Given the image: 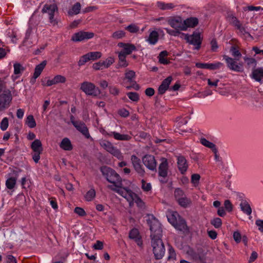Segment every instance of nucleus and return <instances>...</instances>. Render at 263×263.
<instances>
[{
	"label": "nucleus",
	"mask_w": 263,
	"mask_h": 263,
	"mask_svg": "<svg viewBox=\"0 0 263 263\" xmlns=\"http://www.w3.org/2000/svg\"><path fill=\"white\" fill-rule=\"evenodd\" d=\"M150 230L151 246L154 256L156 259H160L164 256L165 252L164 245L161 239L162 230L160 223L156 220L152 221Z\"/></svg>",
	"instance_id": "nucleus-1"
},
{
	"label": "nucleus",
	"mask_w": 263,
	"mask_h": 263,
	"mask_svg": "<svg viewBox=\"0 0 263 263\" xmlns=\"http://www.w3.org/2000/svg\"><path fill=\"white\" fill-rule=\"evenodd\" d=\"M102 175L110 183H112L115 187L122 185V180L120 175L111 168L103 166L100 168Z\"/></svg>",
	"instance_id": "nucleus-2"
},
{
	"label": "nucleus",
	"mask_w": 263,
	"mask_h": 263,
	"mask_svg": "<svg viewBox=\"0 0 263 263\" xmlns=\"http://www.w3.org/2000/svg\"><path fill=\"white\" fill-rule=\"evenodd\" d=\"M108 187L125 198L129 202L130 206L133 205V199L136 197V194L131 190L123 187L122 185L121 187H115L111 185H109Z\"/></svg>",
	"instance_id": "nucleus-3"
},
{
	"label": "nucleus",
	"mask_w": 263,
	"mask_h": 263,
	"mask_svg": "<svg viewBox=\"0 0 263 263\" xmlns=\"http://www.w3.org/2000/svg\"><path fill=\"white\" fill-rule=\"evenodd\" d=\"M13 99L11 90L0 93V112L8 108Z\"/></svg>",
	"instance_id": "nucleus-4"
},
{
	"label": "nucleus",
	"mask_w": 263,
	"mask_h": 263,
	"mask_svg": "<svg viewBox=\"0 0 263 263\" xmlns=\"http://www.w3.org/2000/svg\"><path fill=\"white\" fill-rule=\"evenodd\" d=\"M223 59L226 61L227 67L231 70L241 72L243 71V66L242 63H237L236 59H233L228 55H224L223 56Z\"/></svg>",
	"instance_id": "nucleus-5"
},
{
	"label": "nucleus",
	"mask_w": 263,
	"mask_h": 263,
	"mask_svg": "<svg viewBox=\"0 0 263 263\" xmlns=\"http://www.w3.org/2000/svg\"><path fill=\"white\" fill-rule=\"evenodd\" d=\"M136 73L135 71L131 70L126 69L125 73V80H127V83L130 85L126 86L127 89L133 88L136 90L140 89V86L135 81Z\"/></svg>",
	"instance_id": "nucleus-6"
},
{
	"label": "nucleus",
	"mask_w": 263,
	"mask_h": 263,
	"mask_svg": "<svg viewBox=\"0 0 263 263\" xmlns=\"http://www.w3.org/2000/svg\"><path fill=\"white\" fill-rule=\"evenodd\" d=\"M181 34L184 36L185 40H186L188 43L196 46V49L198 50L200 48L201 39L199 33L194 32L191 35L184 33H182Z\"/></svg>",
	"instance_id": "nucleus-7"
},
{
	"label": "nucleus",
	"mask_w": 263,
	"mask_h": 263,
	"mask_svg": "<svg viewBox=\"0 0 263 263\" xmlns=\"http://www.w3.org/2000/svg\"><path fill=\"white\" fill-rule=\"evenodd\" d=\"M31 148L34 154L32 155V158L35 163H37L40 159V154L43 151L42 144L39 139L35 140L31 145Z\"/></svg>",
	"instance_id": "nucleus-8"
},
{
	"label": "nucleus",
	"mask_w": 263,
	"mask_h": 263,
	"mask_svg": "<svg viewBox=\"0 0 263 263\" xmlns=\"http://www.w3.org/2000/svg\"><path fill=\"white\" fill-rule=\"evenodd\" d=\"M57 10V7L54 4H46L42 9L43 13H47L49 14L50 22L53 25L58 24L57 21L54 18V12Z\"/></svg>",
	"instance_id": "nucleus-9"
},
{
	"label": "nucleus",
	"mask_w": 263,
	"mask_h": 263,
	"mask_svg": "<svg viewBox=\"0 0 263 263\" xmlns=\"http://www.w3.org/2000/svg\"><path fill=\"white\" fill-rule=\"evenodd\" d=\"M9 74L5 71H0V93L5 91L10 90L7 88V84L9 83Z\"/></svg>",
	"instance_id": "nucleus-10"
},
{
	"label": "nucleus",
	"mask_w": 263,
	"mask_h": 263,
	"mask_svg": "<svg viewBox=\"0 0 263 263\" xmlns=\"http://www.w3.org/2000/svg\"><path fill=\"white\" fill-rule=\"evenodd\" d=\"M142 160L144 165L149 170H156L157 162L153 155H146L143 157Z\"/></svg>",
	"instance_id": "nucleus-11"
},
{
	"label": "nucleus",
	"mask_w": 263,
	"mask_h": 263,
	"mask_svg": "<svg viewBox=\"0 0 263 263\" xmlns=\"http://www.w3.org/2000/svg\"><path fill=\"white\" fill-rule=\"evenodd\" d=\"M114 62V58L109 57L105 61H100L93 63L92 67L95 70H103L104 68H108Z\"/></svg>",
	"instance_id": "nucleus-12"
},
{
	"label": "nucleus",
	"mask_w": 263,
	"mask_h": 263,
	"mask_svg": "<svg viewBox=\"0 0 263 263\" xmlns=\"http://www.w3.org/2000/svg\"><path fill=\"white\" fill-rule=\"evenodd\" d=\"M167 22L172 28L176 30H186V26L183 24L182 19L180 17L171 18Z\"/></svg>",
	"instance_id": "nucleus-13"
},
{
	"label": "nucleus",
	"mask_w": 263,
	"mask_h": 263,
	"mask_svg": "<svg viewBox=\"0 0 263 263\" xmlns=\"http://www.w3.org/2000/svg\"><path fill=\"white\" fill-rule=\"evenodd\" d=\"M83 91L88 95L97 96L100 94V91L98 88H96L94 84L90 82H83Z\"/></svg>",
	"instance_id": "nucleus-14"
},
{
	"label": "nucleus",
	"mask_w": 263,
	"mask_h": 263,
	"mask_svg": "<svg viewBox=\"0 0 263 263\" xmlns=\"http://www.w3.org/2000/svg\"><path fill=\"white\" fill-rule=\"evenodd\" d=\"M131 161L136 172L140 176H143L145 174V171L141 164L140 159L136 156L132 155L131 156Z\"/></svg>",
	"instance_id": "nucleus-15"
},
{
	"label": "nucleus",
	"mask_w": 263,
	"mask_h": 263,
	"mask_svg": "<svg viewBox=\"0 0 263 263\" xmlns=\"http://www.w3.org/2000/svg\"><path fill=\"white\" fill-rule=\"evenodd\" d=\"M223 64L221 62H217L215 63H197L196 66L199 68L208 69L210 70H216L219 69Z\"/></svg>",
	"instance_id": "nucleus-16"
},
{
	"label": "nucleus",
	"mask_w": 263,
	"mask_h": 263,
	"mask_svg": "<svg viewBox=\"0 0 263 263\" xmlns=\"http://www.w3.org/2000/svg\"><path fill=\"white\" fill-rule=\"evenodd\" d=\"M161 163L158 168V173L160 176L166 177L167 175L168 163L167 160L165 158H161Z\"/></svg>",
	"instance_id": "nucleus-17"
},
{
	"label": "nucleus",
	"mask_w": 263,
	"mask_h": 263,
	"mask_svg": "<svg viewBox=\"0 0 263 263\" xmlns=\"http://www.w3.org/2000/svg\"><path fill=\"white\" fill-rule=\"evenodd\" d=\"M13 67L14 73L11 76V79L14 82L21 76L25 69L22 65L18 63H14Z\"/></svg>",
	"instance_id": "nucleus-18"
},
{
	"label": "nucleus",
	"mask_w": 263,
	"mask_h": 263,
	"mask_svg": "<svg viewBox=\"0 0 263 263\" xmlns=\"http://www.w3.org/2000/svg\"><path fill=\"white\" fill-rule=\"evenodd\" d=\"M102 56L101 52L99 51L89 52L83 55V64L91 61H95L100 59Z\"/></svg>",
	"instance_id": "nucleus-19"
},
{
	"label": "nucleus",
	"mask_w": 263,
	"mask_h": 263,
	"mask_svg": "<svg viewBox=\"0 0 263 263\" xmlns=\"http://www.w3.org/2000/svg\"><path fill=\"white\" fill-rule=\"evenodd\" d=\"M173 80L172 76H169L165 79L161 83V85L158 88V93L159 95L164 94L165 91L168 89L169 85Z\"/></svg>",
	"instance_id": "nucleus-20"
},
{
	"label": "nucleus",
	"mask_w": 263,
	"mask_h": 263,
	"mask_svg": "<svg viewBox=\"0 0 263 263\" xmlns=\"http://www.w3.org/2000/svg\"><path fill=\"white\" fill-rule=\"evenodd\" d=\"M129 237L131 239H134L137 245L141 246L142 245L141 237L138 229H133L129 233Z\"/></svg>",
	"instance_id": "nucleus-21"
},
{
	"label": "nucleus",
	"mask_w": 263,
	"mask_h": 263,
	"mask_svg": "<svg viewBox=\"0 0 263 263\" xmlns=\"http://www.w3.org/2000/svg\"><path fill=\"white\" fill-rule=\"evenodd\" d=\"M251 77L257 82L263 81V68H258L253 70Z\"/></svg>",
	"instance_id": "nucleus-22"
},
{
	"label": "nucleus",
	"mask_w": 263,
	"mask_h": 263,
	"mask_svg": "<svg viewBox=\"0 0 263 263\" xmlns=\"http://www.w3.org/2000/svg\"><path fill=\"white\" fill-rule=\"evenodd\" d=\"M174 227L177 230L180 231L185 232L189 231L185 221L180 216H178V220Z\"/></svg>",
	"instance_id": "nucleus-23"
},
{
	"label": "nucleus",
	"mask_w": 263,
	"mask_h": 263,
	"mask_svg": "<svg viewBox=\"0 0 263 263\" xmlns=\"http://www.w3.org/2000/svg\"><path fill=\"white\" fill-rule=\"evenodd\" d=\"M118 46L123 48V50L121 52H123L125 55L130 54L133 51L136 50V47L132 44L120 43L118 44Z\"/></svg>",
	"instance_id": "nucleus-24"
},
{
	"label": "nucleus",
	"mask_w": 263,
	"mask_h": 263,
	"mask_svg": "<svg viewBox=\"0 0 263 263\" xmlns=\"http://www.w3.org/2000/svg\"><path fill=\"white\" fill-rule=\"evenodd\" d=\"M178 169L182 174L185 173L187 168V164L186 163V160L185 158L183 156H179L178 157Z\"/></svg>",
	"instance_id": "nucleus-25"
},
{
	"label": "nucleus",
	"mask_w": 263,
	"mask_h": 263,
	"mask_svg": "<svg viewBox=\"0 0 263 263\" xmlns=\"http://www.w3.org/2000/svg\"><path fill=\"white\" fill-rule=\"evenodd\" d=\"M60 147L64 151H70L72 149V145L68 138H64L60 144Z\"/></svg>",
	"instance_id": "nucleus-26"
},
{
	"label": "nucleus",
	"mask_w": 263,
	"mask_h": 263,
	"mask_svg": "<svg viewBox=\"0 0 263 263\" xmlns=\"http://www.w3.org/2000/svg\"><path fill=\"white\" fill-rule=\"evenodd\" d=\"M47 62L46 61H43L40 64L36 66L34 69V72L33 73V78L34 79H36L40 76Z\"/></svg>",
	"instance_id": "nucleus-27"
},
{
	"label": "nucleus",
	"mask_w": 263,
	"mask_h": 263,
	"mask_svg": "<svg viewBox=\"0 0 263 263\" xmlns=\"http://www.w3.org/2000/svg\"><path fill=\"white\" fill-rule=\"evenodd\" d=\"M226 19L230 24L233 25L235 27H236L237 25L240 23L235 15L232 12H228L227 13Z\"/></svg>",
	"instance_id": "nucleus-28"
},
{
	"label": "nucleus",
	"mask_w": 263,
	"mask_h": 263,
	"mask_svg": "<svg viewBox=\"0 0 263 263\" xmlns=\"http://www.w3.org/2000/svg\"><path fill=\"white\" fill-rule=\"evenodd\" d=\"M198 24V20L196 17H190L183 22V24L186 26V29L188 27L193 28L196 26Z\"/></svg>",
	"instance_id": "nucleus-29"
},
{
	"label": "nucleus",
	"mask_w": 263,
	"mask_h": 263,
	"mask_svg": "<svg viewBox=\"0 0 263 263\" xmlns=\"http://www.w3.org/2000/svg\"><path fill=\"white\" fill-rule=\"evenodd\" d=\"M126 57L123 52H120L118 54L119 63L118 68L126 67L128 65V63L126 61Z\"/></svg>",
	"instance_id": "nucleus-30"
},
{
	"label": "nucleus",
	"mask_w": 263,
	"mask_h": 263,
	"mask_svg": "<svg viewBox=\"0 0 263 263\" xmlns=\"http://www.w3.org/2000/svg\"><path fill=\"white\" fill-rule=\"evenodd\" d=\"M159 39L158 33L156 31H152L146 41L151 45H155Z\"/></svg>",
	"instance_id": "nucleus-31"
},
{
	"label": "nucleus",
	"mask_w": 263,
	"mask_h": 263,
	"mask_svg": "<svg viewBox=\"0 0 263 263\" xmlns=\"http://www.w3.org/2000/svg\"><path fill=\"white\" fill-rule=\"evenodd\" d=\"M109 136H113L114 138L118 140L127 141L130 139V137L128 135H122L115 132H111Z\"/></svg>",
	"instance_id": "nucleus-32"
},
{
	"label": "nucleus",
	"mask_w": 263,
	"mask_h": 263,
	"mask_svg": "<svg viewBox=\"0 0 263 263\" xmlns=\"http://www.w3.org/2000/svg\"><path fill=\"white\" fill-rule=\"evenodd\" d=\"M241 210L248 215H251L252 209L249 204L246 201H242L240 204Z\"/></svg>",
	"instance_id": "nucleus-33"
},
{
	"label": "nucleus",
	"mask_w": 263,
	"mask_h": 263,
	"mask_svg": "<svg viewBox=\"0 0 263 263\" xmlns=\"http://www.w3.org/2000/svg\"><path fill=\"white\" fill-rule=\"evenodd\" d=\"M177 202L178 204L183 208H186L191 204V200L190 198H188L185 196L184 197L179 198Z\"/></svg>",
	"instance_id": "nucleus-34"
},
{
	"label": "nucleus",
	"mask_w": 263,
	"mask_h": 263,
	"mask_svg": "<svg viewBox=\"0 0 263 263\" xmlns=\"http://www.w3.org/2000/svg\"><path fill=\"white\" fill-rule=\"evenodd\" d=\"M167 55L168 52L164 50L161 51L158 56L159 62L161 64L164 65L168 64V63H170V61H168L165 58V57H167Z\"/></svg>",
	"instance_id": "nucleus-35"
},
{
	"label": "nucleus",
	"mask_w": 263,
	"mask_h": 263,
	"mask_svg": "<svg viewBox=\"0 0 263 263\" xmlns=\"http://www.w3.org/2000/svg\"><path fill=\"white\" fill-rule=\"evenodd\" d=\"M16 184V178L14 177H10L6 181V186L9 190H12L14 188Z\"/></svg>",
	"instance_id": "nucleus-36"
},
{
	"label": "nucleus",
	"mask_w": 263,
	"mask_h": 263,
	"mask_svg": "<svg viewBox=\"0 0 263 263\" xmlns=\"http://www.w3.org/2000/svg\"><path fill=\"white\" fill-rule=\"evenodd\" d=\"M25 124L31 128H33L36 126V122L33 116L31 115L27 117L25 120Z\"/></svg>",
	"instance_id": "nucleus-37"
},
{
	"label": "nucleus",
	"mask_w": 263,
	"mask_h": 263,
	"mask_svg": "<svg viewBox=\"0 0 263 263\" xmlns=\"http://www.w3.org/2000/svg\"><path fill=\"white\" fill-rule=\"evenodd\" d=\"M178 216H180L177 212H174L168 215L167 219L169 222L172 225L174 226L178 220Z\"/></svg>",
	"instance_id": "nucleus-38"
},
{
	"label": "nucleus",
	"mask_w": 263,
	"mask_h": 263,
	"mask_svg": "<svg viewBox=\"0 0 263 263\" xmlns=\"http://www.w3.org/2000/svg\"><path fill=\"white\" fill-rule=\"evenodd\" d=\"M232 55L236 60H239L241 57V53L236 46H232L230 49Z\"/></svg>",
	"instance_id": "nucleus-39"
},
{
	"label": "nucleus",
	"mask_w": 263,
	"mask_h": 263,
	"mask_svg": "<svg viewBox=\"0 0 263 263\" xmlns=\"http://www.w3.org/2000/svg\"><path fill=\"white\" fill-rule=\"evenodd\" d=\"M236 28L238 30H239V32L241 34L245 35L246 37H249L252 39L253 38V37L251 36V35L248 31H246L245 27L242 25L241 23H240L238 25H237V26L236 27Z\"/></svg>",
	"instance_id": "nucleus-40"
},
{
	"label": "nucleus",
	"mask_w": 263,
	"mask_h": 263,
	"mask_svg": "<svg viewBox=\"0 0 263 263\" xmlns=\"http://www.w3.org/2000/svg\"><path fill=\"white\" fill-rule=\"evenodd\" d=\"M109 153L119 160H122L123 159V156L122 153L116 147L114 146L112 148V149L109 152Z\"/></svg>",
	"instance_id": "nucleus-41"
},
{
	"label": "nucleus",
	"mask_w": 263,
	"mask_h": 263,
	"mask_svg": "<svg viewBox=\"0 0 263 263\" xmlns=\"http://www.w3.org/2000/svg\"><path fill=\"white\" fill-rule=\"evenodd\" d=\"M81 9V4L79 3H77L74 4L72 8L69 10L68 13L70 15L77 14L80 12Z\"/></svg>",
	"instance_id": "nucleus-42"
},
{
	"label": "nucleus",
	"mask_w": 263,
	"mask_h": 263,
	"mask_svg": "<svg viewBox=\"0 0 263 263\" xmlns=\"http://www.w3.org/2000/svg\"><path fill=\"white\" fill-rule=\"evenodd\" d=\"M100 145L108 153H109V152L112 149V148L114 147L112 144L108 141H103L101 142Z\"/></svg>",
	"instance_id": "nucleus-43"
},
{
	"label": "nucleus",
	"mask_w": 263,
	"mask_h": 263,
	"mask_svg": "<svg viewBox=\"0 0 263 263\" xmlns=\"http://www.w3.org/2000/svg\"><path fill=\"white\" fill-rule=\"evenodd\" d=\"M200 142L203 145L212 149V151L216 148V145L214 143L210 142L205 138H201Z\"/></svg>",
	"instance_id": "nucleus-44"
},
{
	"label": "nucleus",
	"mask_w": 263,
	"mask_h": 263,
	"mask_svg": "<svg viewBox=\"0 0 263 263\" xmlns=\"http://www.w3.org/2000/svg\"><path fill=\"white\" fill-rule=\"evenodd\" d=\"M158 6L162 10L171 9L174 7L172 3L165 4L162 2H158Z\"/></svg>",
	"instance_id": "nucleus-45"
},
{
	"label": "nucleus",
	"mask_w": 263,
	"mask_h": 263,
	"mask_svg": "<svg viewBox=\"0 0 263 263\" xmlns=\"http://www.w3.org/2000/svg\"><path fill=\"white\" fill-rule=\"evenodd\" d=\"M71 122L74 127L81 133H82V124L80 122L75 121L73 116H71L70 118Z\"/></svg>",
	"instance_id": "nucleus-46"
},
{
	"label": "nucleus",
	"mask_w": 263,
	"mask_h": 263,
	"mask_svg": "<svg viewBox=\"0 0 263 263\" xmlns=\"http://www.w3.org/2000/svg\"><path fill=\"white\" fill-rule=\"evenodd\" d=\"M211 223L215 228L218 229L221 227L222 221L221 219L218 217L214 218L211 221Z\"/></svg>",
	"instance_id": "nucleus-47"
},
{
	"label": "nucleus",
	"mask_w": 263,
	"mask_h": 263,
	"mask_svg": "<svg viewBox=\"0 0 263 263\" xmlns=\"http://www.w3.org/2000/svg\"><path fill=\"white\" fill-rule=\"evenodd\" d=\"M96 196V192L94 189H91L87 192L85 195V199L87 201H91Z\"/></svg>",
	"instance_id": "nucleus-48"
},
{
	"label": "nucleus",
	"mask_w": 263,
	"mask_h": 263,
	"mask_svg": "<svg viewBox=\"0 0 263 263\" xmlns=\"http://www.w3.org/2000/svg\"><path fill=\"white\" fill-rule=\"evenodd\" d=\"M9 125L8 119L7 117L4 118L1 122L0 128L3 131L6 130Z\"/></svg>",
	"instance_id": "nucleus-49"
},
{
	"label": "nucleus",
	"mask_w": 263,
	"mask_h": 263,
	"mask_svg": "<svg viewBox=\"0 0 263 263\" xmlns=\"http://www.w3.org/2000/svg\"><path fill=\"white\" fill-rule=\"evenodd\" d=\"M128 98L134 102H138L139 100V96L137 92H129L127 93Z\"/></svg>",
	"instance_id": "nucleus-50"
},
{
	"label": "nucleus",
	"mask_w": 263,
	"mask_h": 263,
	"mask_svg": "<svg viewBox=\"0 0 263 263\" xmlns=\"http://www.w3.org/2000/svg\"><path fill=\"white\" fill-rule=\"evenodd\" d=\"M71 40L73 42H81L82 41V31L74 33L72 36Z\"/></svg>",
	"instance_id": "nucleus-51"
},
{
	"label": "nucleus",
	"mask_w": 263,
	"mask_h": 263,
	"mask_svg": "<svg viewBox=\"0 0 263 263\" xmlns=\"http://www.w3.org/2000/svg\"><path fill=\"white\" fill-rule=\"evenodd\" d=\"M125 34V33L123 31L118 30L112 33V37L115 39H119L124 37Z\"/></svg>",
	"instance_id": "nucleus-52"
},
{
	"label": "nucleus",
	"mask_w": 263,
	"mask_h": 263,
	"mask_svg": "<svg viewBox=\"0 0 263 263\" xmlns=\"http://www.w3.org/2000/svg\"><path fill=\"white\" fill-rule=\"evenodd\" d=\"M174 195L177 201L179 198H181L185 196L184 192L180 189H177L175 190Z\"/></svg>",
	"instance_id": "nucleus-53"
},
{
	"label": "nucleus",
	"mask_w": 263,
	"mask_h": 263,
	"mask_svg": "<svg viewBox=\"0 0 263 263\" xmlns=\"http://www.w3.org/2000/svg\"><path fill=\"white\" fill-rule=\"evenodd\" d=\"M126 29L131 33H136L139 30V28L136 25L132 24L126 27Z\"/></svg>",
	"instance_id": "nucleus-54"
},
{
	"label": "nucleus",
	"mask_w": 263,
	"mask_h": 263,
	"mask_svg": "<svg viewBox=\"0 0 263 263\" xmlns=\"http://www.w3.org/2000/svg\"><path fill=\"white\" fill-rule=\"evenodd\" d=\"M53 78L56 84L59 83H64L66 81L65 77L61 75H57Z\"/></svg>",
	"instance_id": "nucleus-55"
},
{
	"label": "nucleus",
	"mask_w": 263,
	"mask_h": 263,
	"mask_svg": "<svg viewBox=\"0 0 263 263\" xmlns=\"http://www.w3.org/2000/svg\"><path fill=\"white\" fill-rule=\"evenodd\" d=\"M151 184L149 183H146L144 180H142V189L143 191L148 192L151 190Z\"/></svg>",
	"instance_id": "nucleus-56"
},
{
	"label": "nucleus",
	"mask_w": 263,
	"mask_h": 263,
	"mask_svg": "<svg viewBox=\"0 0 263 263\" xmlns=\"http://www.w3.org/2000/svg\"><path fill=\"white\" fill-rule=\"evenodd\" d=\"M135 202L137 205L140 208H142L144 206V202L142 200L137 196L136 194V197H134L133 202Z\"/></svg>",
	"instance_id": "nucleus-57"
},
{
	"label": "nucleus",
	"mask_w": 263,
	"mask_h": 263,
	"mask_svg": "<svg viewBox=\"0 0 263 263\" xmlns=\"http://www.w3.org/2000/svg\"><path fill=\"white\" fill-rule=\"evenodd\" d=\"M165 29L166 31V32L171 35L178 36L180 34L179 31L180 30H176L175 29V30H171L168 28H165Z\"/></svg>",
	"instance_id": "nucleus-58"
},
{
	"label": "nucleus",
	"mask_w": 263,
	"mask_h": 263,
	"mask_svg": "<svg viewBox=\"0 0 263 263\" xmlns=\"http://www.w3.org/2000/svg\"><path fill=\"white\" fill-rule=\"evenodd\" d=\"M95 36V33L92 32L83 31V41L92 39Z\"/></svg>",
	"instance_id": "nucleus-59"
},
{
	"label": "nucleus",
	"mask_w": 263,
	"mask_h": 263,
	"mask_svg": "<svg viewBox=\"0 0 263 263\" xmlns=\"http://www.w3.org/2000/svg\"><path fill=\"white\" fill-rule=\"evenodd\" d=\"M233 238L237 243L240 242L241 240L240 233L238 231L234 232L233 233Z\"/></svg>",
	"instance_id": "nucleus-60"
},
{
	"label": "nucleus",
	"mask_w": 263,
	"mask_h": 263,
	"mask_svg": "<svg viewBox=\"0 0 263 263\" xmlns=\"http://www.w3.org/2000/svg\"><path fill=\"white\" fill-rule=\"evenodd\" d=\"M49 202H50V204L51 206V207L54 210L57 209L58 208V206L56 199L55 198L52 197V198H49Z\"/></svg>",
	"instance_id": "nucleus-61"
},
{
	"label": "nucleus",
	"mask_w": 263,
	"mask_h": 263,
	"mask_svg": "<svg viewBox=\"0 0 263 263\" xmlns=\"http://www.w3.org/2000/svg\"><path fill=\"white\" fill-rule=\"evenodd\" d=\"M30 182L27 180L25 177H23L21 179V184L23 188H26V186L29 187L30 186Z\"/></svg>",
	"instance_id": "nucleus-62"
},
{
	"label": "nucleus",
	"mask_w": 263,
	"mask_h": 263,
	"mask_svg": "<svg viewBox=\"0 0 263 263\" xmlns=\"http://www.w3.org/2000/svg\"><path fill=\"white\" fill-rule=\"evenodd\" d=\"M93 247L96 250H102L103 248V243L100 240H97L96 243L93 245Z\"/></svg>",
	"instance_id": "nucleus-63"
},
{
	"label": "nucleus",
	"mask_w": 263,
	"mask_h": 263,
	"mask_svg": "<svg viewBox=\"0 0 263 263\" xmlns=\"http://www.w3.org/2000/svg\"><path fill=\"white\" fill-rule=\"evenodd\" d=\"M118 114L122 117H127L129 114V111L124 108L120 109L118 111Z\"/></svg>",
	"instance_id": "nucleus-64"
}]
</instances>
